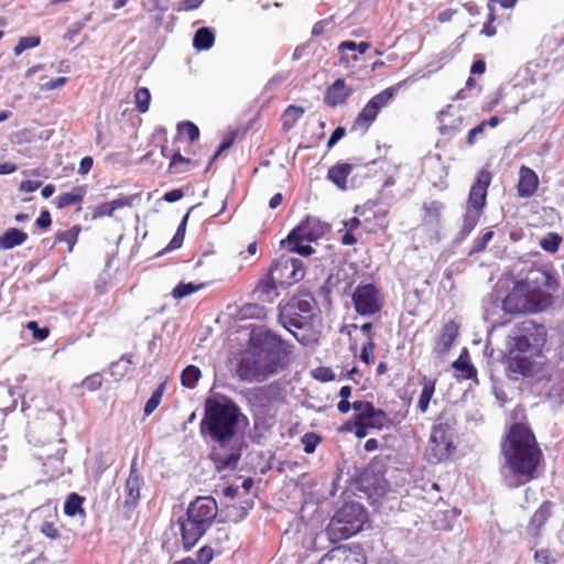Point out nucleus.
Here are the masks:
<instances>
[{
    "label": "nucleus",
    "instance_id": "obj_1",
    "mask_svg": "<svg viewBox=\"0 0 564 564\" xmlns=\"http://www.w3.org/2000/svg\"><path fill=\"white\" fill-rule=\"evenodd\" d=\"M545 341L543 326L531 321L523 322L521 327L509 337L507 356V376L511 380L521 377L541 379L545 365V357L541 347Z\"/></svg>",
    "mask_w": 564,
    "mask_h": 564
},
{
    "label": "nucleus",
    "instance_id": "obj_2",
    "mask_svg": "<svg viewBox=\"0 0 564 564\" xmlns=\"http://www.w3.org/2000/svg\"><path fill=\"white\" fill-rule=\"evenodd\" d=\"M501 447L505 468L517 478V481L508 480L509 487H518L535 478L543 455L534 434L527 425L513 424Z\"/></svg>",
    "mask_w": 564,
    "mask_h": 564
},
{
    "label": "nucleus",
    "instance_id": "obj_3",
    "mask_svg": "<svg viewBox=\"0 0 564 564\" xmlns=\"http://www.w3.org/2000/svg\"><path fill=\"white\" fill-rule=\"evenodd\" d=\"M285 355L281 338L271 330L262 332L242 354L237 372L242 380L261 382L283 368Z\"/></svg>",
    "mask_w": 564,
    "mask_h": 564
},
{
    "label": "nucleus",
    "instance_id": "obj_4",
    "mask_svg": "<svg viewBox=\"0 0 564 564\" xmlns=\"http://www.w3.org/2000/svg\"><path fill=\"white\" fill-rule=\"evenodd\" d=\"M241 415L239 406L231 400L207 399L200 430L203 433H207L218 446L226 447L236 434Z\"/></svg>",
    "mask_w": 564,
    "mask_h": 564
},
{
    "label": "nucleus",
    "instance_id": "obj_5",
    "mask_svg": "<svg viewBox=\"0 0 564 564\" xmlns=\"http://www.w3.org/2000/svg\"><path fill=\"white\" fill-rule=\"evenodd\" d=\"M217 502L213 497H197L189 503L186 519L180 520L183 545L193 547L212 525L217 516Z\"/></svg>",
    "mask_w": 564,
    "mask_h": 564
},
{
    "label": "nucleus",
    "instance_id": "obj_6",
    "mask_svg": "<svg viewBox=\"0 0 564 564\" xmlns=\"http://www.w3.org/2000/svg\"><path fill=\"white\" fill-rule=\"evenodd\" d=\"M367 521V511L359 502L345 503L337 510L326 528L332 542H339L357 534Z\"/></svg>",
    "mask_w": 564,
    "mask_h": 564
},
{
    "label": "nucleus",
    "instance_id": "obj_7",
    "mask_svg": "<svg viewBox=\"0 0 564 564\" xmlns=\"http://www.w3.org/2000/svg\"><path fill=\"white\" fill-rule=\"evenodd\" d=\"M454 427L447 421H440L432 429L426 451L427 459L437 464L447 459L454 452Z\"/></svg>",
    "mask_w": 564,
    "mask_h": 564
},
{
    "label": "nucleus",
    "instance_id": "obj_8",
    "mask_svg": "<svg viewBox=\"0 0 564 564\" xmlns=\"http://www.w3.org/2000/svg\"><path fill=\"white\" fill-rule=\"evenodd\" d=\"M408 83L409 78L373 96L357 116L352 129H362V131L366 132L376 120L379 111L386 107L392 100L395 93Z\"/></svg>",
    "mask_w": 564,
    "mask_h": 564
},
{
    "label": "nucleus",
    "instance_id": "obj_9",
    "mask_svg": "<svg viewBox=\"0 0 564 564\" xmlns=\"http://www.w3.org/2000/svg\"><path fill=\"white\" fill-rule=\"evenodd\" d=\"M315 301L310 294L293 297L282 307L280 318L285 327L303 328L313 316Z\"/></svg>",
    "mask_w": 564,
    "mask_h": 564
},
{
    "label": "nucleus",
    "instance_id": "obj_10",
    "mask_svg": "<svg viewBox=\"0 0 564 564\" xmlns=\"http://www.w3.org/2000/svg\"><path fill=\"white\" fill-rule=\"evenodd\" d=\"M502 308L510 314L532 313L540 310L535 295L527 283L518 282L502 302Z\"/></svg>",
    "mask_w": 564,
    "mask_h": 564
},
{
    "label": "nucleus",
    "instance_id": "obj_11",
    "mask_svg": "<svg viewBox=\"0 0 564 564\" xmlns=\"http://www.w3.org/2000/svg\"><path fill=\"white\" fill-rule=\"evenodd\" d=\"M270 272L281 288H288L304 278L305 271L301 260L281 257L271 267Z\"/></svg>",
    "mask_w": 564,
    "mask_h": 564
},
{
    "label": "nucleus",
    "instance_id": "obj_12",
    "mask_svg": "<svg viewBox=\"0 0 564 564\" xmlns=\"http://www.w3.org/2000/svg\"><path fill=\"white\" fill-rule=\"evenodd\" d=\"M351 299L357 313L362 316L373 315L382 307L380 291L371 283L358 285Z\"/></svg>",
    "mask_w": 564,
    "mask_h": 564
},
{
    "label": "nucleus",
    "instance_id": "obj_13",
    "mask_svg": "<svg viewBox=\"0 0 564 564\" xmlns=\"http://www.w3.org/2000/svg\"><path fill=\"white\" fill-rule=\"evenodd\" d=\"M327 230L328 226L325 223L308 216L288 235V241L302 239L313 242L323 237Z\"/></svg>",
    "mask_w": 564,
    "mask_h": 564
},
{
    "label": "nucleus",
    "instance_id": "obj_14",
    "mask_svg": "<svg viewBox=\"0 0 564 564\" xmlns=\"http://www.w3.org/2000/svg\"><path fill=\"white\" fill-rule=\"evenodd\" d=\"M458 330L459 327L454 321H448L443 325L433 348V352L437 358L443 359L447 355L458 336Z\"/></svg>",
    "mask_w": 564,
    "mask_h": 564
},
{
    "label": "nucleus",
    "instance_id": "obj_15",
    "mask_svg": "<svg viewBox=\"0 0 564 564\" xmlns=\"http://www.w3.org/2000/svg\"><path fill=\"white\" fill-rule=\"evenodd\" d=\"M133 460L130 467V474L124 485V508L132 510L139 502L140 490L143 484V478L135 467Z\"/></svg>",
    "mask_w": 564,
    "mask_h": 564
},
{
    "label": "nucleus",
    "instance_id": "obj_16",
    "mask_svg": "<svg viewBox=\"0 0 564 564\" xmlns=\"http://www.w3.org/2000/svg\"><path fill=\"white\" fill-rule=\"evenodd\" d=\"M489 183L490 173L487 171H481L478 174L476 183L473 184L470 188L467 208H475L478 212H481L486 204L487 188Z\"/></svg>",
    "mask_w": 564,
    "mask_h": 564
},
{
    "label": "nucleus",
    "instance_id": "obj_17",
    "mask_svg": "<svg viewBox=\"0 0 564 564\" xmlns=\"http://www.w3.org/2000/svg\"><path fill=\"white\" fill-rule=\"evenodd\" d=\"M256 395L260 404L270 410L284 402L285 389L281 383L272 382L259 388Z\"/></svg>",
    "mask_w": 564,
    "mask_h": 564
},
{
    "label": "nucleus",
    "instance_id": "obj_18",
    "mask_svg": "<svg viewBox=\"0 0 564 564\" xmlns=\"http://www.w3.org/2000/svg\"><path fill=\"white\" fill-rule=\"evenodd\" d=\"M539 187L538 174L528 166H521L519 170V182L517 185L518 196L521 198L532 197Z\"/></svg>",
    "mask_w": 564,
    "mask_h": 564
},
{
    "label": "nucleus",
    "instance_id": "obj_19",
    "mask_svg": "<svg viewBox=\"0 0 564 564\" xmlns=\"http://www.w3.org/2000/svg\"><path fill=\"white\" fill-rule=\"evenodd\" d=\"M352 93L343 78L336 79L326 90L325 102L330 107L343 105Z\"/></svg>",
    "mask_w": 564,
    "mask_h": 564
},
{
    "label": "nucleus",
    "instance_id": "obj_20",
    "mask_svg": "<svg viewBox=\"0 0 564 564\" xmlns=\"http://www.w3.org/2000/svg\"><path fill=\"white\" fill-rule=\"evenodd\" d=\"M225 447L214 448L210 453V458L213 459L215 467L218 471L223 470H234L238 462L240 459V452L239 449L232 448L230 453H225L223 449Z\"/></svg>",
    "mask_w": 564,
    "mask_h": 564
},
{
    "label": "nucleus",
    "instance_id": "obj_21",
    "mask_svg": "<svg viewBox=\"0 0 564 564\" xmlns=\"http://www.w3.org/2000/svg\"><path fill=\"white\" fill-rule=\"evenodd\" d=\"M352 171L349 163H337L328 170L327 178L332 181L338 188H347V177Z\"/></svg>",
    "mask_w": 564,
    "mask_h": 564
},
{
    "label": "nucleus",
    "instance_id": "obj_22",
    "mask_svg": "<svg viewBox=\"0 0 564 564\" xmlns=\"http://www.w3.org/2000/svg\"><path fill=\"white\" fill-rule=\"evenodd\" d=\"M280 286V284L275 281L272 273L269 271V274L262 279L254 289V293L258 295V299L262 301L271 302L274 296H276L275 290Z\"/></svg>",
    "mask_w": 564,
    "mask_h": 564
},
{
    "label": "nucleus",
    "instance_id": "obj_23",
    "mask_svg": "<svg viewBox=\"0 0 564 564\" xmlns=\"http://www.w3.org/2000/svg\"><path fill=\"white\" fill-rule=\"evenodd\" d=\"M26 240L28 234L17 228H10L2 236H0V249L10 250L14 247L23 245Z\"/></svg>",
    "mask_w": 564,
    "mask_h": 564
},
{
    "label": "nucleus",
    "instance_id": "obj_24",
    "mask_svg": "<svg viewBox=\"0 0 564 564\" xmlns=\"http://www.w3.org/2000/svg\"><path fill=\"white\" fill-rule=\"evenodd\" d=\"M480 213L475 208H466V212L464 214L463 218V226L458 234V239L464 240L477 226Z\"/></svg>",
    "mask_w": 564,
    "mask_h": 564
},
{
    "label": "nucleus",
    "instance_id": "obj_25",
    "mask_svg": "<svg viewBox=\"0 0 564 564\" xmlns=\"http://www.w3.org/2000/svg\"><path fill=\"white\" fill-rule=\"evenodd\" d=\"M422 391L417 401V409L420 412L425 413L429 409L430 401L435 392V380L423 377Z\"/></svg>",
    "mask_w": 564,
    "mask_h": 564
},
{
    "label": "nucleus",
    "instance_id": "obj_26",
    "mask_svg": "<svg viewBox=\"0 0 564 564\" xmlns=\"http://www.w3.org/2000/svg\"><path fill=\"white\" fill-rule=\"evenodd\" d=\"M551 516V502L545 501L542 506L534 512L533 517L529 523V530L531 533L536 534L540 528L545 523V521Z\"/></svg>",
    "mask_w": 564,
    "mask_h": 564
},
{
    "label": "nucleus",
    "instance_id": "obj_27",
    "mask_svg": "<svg viewBox=\"0 0 564 564\" xmlns=\"http://www.w3.org/2000/svg\"><path fill=\"white\" fill-rule=\"evenodd\" d=\"M215 42V35L209 28H200L196 31L193 45L198 51L209 50Z\"/></svg>",
    "mask_w": 564,
    "mask_h": 564
},
{
    "label": "nucleus",
    "instance_id": "obj_28",
    "mask_svg": "<svg viewBox=\"0 0 564 564\" xmlns=\"http://www.w3.org/2000/svg\"><path fill=\"white\" fill-rule=\"evenodd\" d=\"M85 195L84 187H75L70 192L61 194L56 197L57 208H64L80 203Z\"/></svg>",
    "mask_w": 564,
    "mask_h": 564
},
{
    "label": "nucleus",
    "instance_id": "obj_29",
    "mask_svg": "<svg viewBox=\"0 0 564 564\" xmlns=\"http://www.w3.org/2000/svg\"><path fill=\"white\" fill-rule=\"evenodd\" d=\"M281 245L289 249L291 252H296L301 256L307 257L314 252V249L310 246L306 240L296 239L294 241H288V238L281 241Z\"/></svg>",
    "mask_w": 564,
    "mask_h": 564
},
{
    "label": "nucleus",
    "instance_id": "obj_30",
    "mask_svg": "<svg viewBox=\"0 0 564 564\" xmlns=\"http://www.w3.org/2000/svg\"><path fill=\"white\" fill-rule=\"evenodd\" d=\"M202 372L198 367L189 365L181 375L182 384L186 388L193 389L197 381L200 379Z\"/></svg>",
    "mask_w": 564,
    "mask_h": 564
},
{
    "label": "nucleus",
    "instance_id": "obj_31",
    "mask_svg": "<svg viewBox=\"0 0 564 564\" xmlns=\"http://www.w3.org/2000/svg\"><path fill=\"white\" fill-rule=\"evenodd\" d=\"M304 115V109L297 106H289L283 112V127L291 129L295 126L299 119Z\"/></svg>",
    "mask_w": 564,
    "mask_h": 564
},
{
    "label": "nucleus",
    "instance_id": "obj_32",
    "mask_svg": "<svg viewBox=\"0 0 564 564\" xmlns=\"http://www.w3.org/2000/svg\"><path fill=\"white\" fill-rule=\"evenodd\" d=\"M151 94L148 88L140 87L134 94V102L139 112L144 113L149 110Z\"/></svg>",
    "mask_w": 564,
    "mask_h": 564
},
{
    "label": "nucleus",
    "instance_id": "obj_33",
    "mask_svg": "<svg viewBox=\"0 0 564 564\" xmlns=\"http://www.w3.org/2000/svg\"><path fill=\"white\" fill-rule=\"evenodd\" d=\"M84 498H82L77 494H70L65 503H64V512L69 517H74L75 514L83 512L82 503Z\"/></svg>",
    "mask_w": 564,
    "mask_h": 564
},
{
    "label": "nucleus",
    "instance_id": "obj_34",
    "mask_svg": "<svg viewBox=\"0 0 564 564\" xmlns=\"http://www.w3.org/2000/svg\"><path fill=\"white\" fill-rule=\"evenodd\" d=\"M204 284H195V283H180L172 291V296L176 300L184 299L196 291L200 290Z\"/></svg>",
    "mask_w": 564,
    "mask_h": 564
},
{
    "label": "nucleus",
    "instance_id": "obj_35",
    "mask_svg": "<svg viewBox=\"0 0 564 564\" xmlns=\"http://www.w3.org/2000/svg\"><path fill=\"white\" fill-rule=\"evenodd\" d=\"M79 235V228L74 226L73 228L61 231L56 234V242H66L68 245V250L72 251L74 246L77 242Z\"/></svg>",
    "mask_w": 564,
    "mask_h": 564
},
{
    "label": "nucleus",
    "instance_id": "obj_36",
    "mask_svg": "<svg viewBox=\"0 0 564 564\" xmlns=\"http://www.w3.org/2000/svg\"><path fill=\"white\" fill-rule=\"evenodd\" d=\"M562 237L556 232H549L540 240V247L547 252L554 253L558 250Z\"/></svg>",
    "mask_w": 564,
    "mask_h": 564
},
{
    "label": "nucleus",
    "instance_id": "obj_37",
    "mask_svg": "<svg viewBox=\"0 0 564 564\" xmlns=\"http://www.w3.org/2000/svg\"><path fill=\"white\" fill-rule=\"evenodd\" d=\"M164 389H165V384L161 383L154 390V392L152 393V395L150 397V399L145 403V406H144V414L145 415H150L159 406V404H160V402L162 400L163 393H164Z\"/></svg>",
    "mask_w": 564,
    "mask_h": 564
},
{
    "label": "nucleus",
    "instance_id": "obj_38",
    "mask_svg": "<svg viewBox=\"0 0 564 564\" xmlns=\"http://www.w3.org/2000/svg\"><path fill=\"white\" fill-rule=\"evenodd\" d=\"M40 36H24L21 37L18 44L14 46V54L18 56L25 50L33 48L40 45Z\"/></svg>",
    "mask_w": 564,
    "mask_h": 564
},
{
    "label": "nucleus",
    "instance_id": "obj_39",
    "mask_svg": "<svg viewBox=\"0 0 564 564\" xmlns=\"http://www.w3.org/2000/svg\"><path fill=\"white\" fill-rule=\"evenodd\" d=\"M341 555L345 556L343 564H350L348 561V556L346 555V553L344 551H341L340 547L333 549L327 554H325L321 558L319 564H333V562H340Z\"/></svg>",
    "mask_w": 564,
    "mask_h": 564
},
{
    "label": "nucleus",
    "instance_id": "obj_40",
    "mask_svg": "<svg viewBox=\"0 0 564 564\" xmlns=\"http://www.w3.org/2000/svg\"><path fill=\"white\" fill-rule=\"evenodd\" d=\"M487 8L489 11L488 20L482 25L481 34H484L486 36H494L497 33V30L494 26V22L496 20V10H495L494 6H491L490 3L487 4Z\"/></svg>",
    "mask_w": 564,
    "mask_h": 564
},
{
    "label": "nucleus",
    "instance_id": "obj_41",
    "mask_svg": "<svg viewBox=\"0 0 564 564\" xmlns=\"http://www.w3.org/2000/svg\"><path fill=\"white\" fill-rule=\"evenodd\" d=\"M180 133L186 135L191 142H194L199 137V130L196 124L191 121H184L178 124Z\"/></svg>",
    "mask_w": 564,
    "mask_h": 564
},
{
    "label": "nucleus",
    "instance_id": "obj_42",
    "mask_svg": "<svg viewBox=\"0 0 564 564\" xmlns=\"http://www.w3.org/2000/svg\"><path fill=\"white\" fill-rule=\"evenodd\" d=\"M321 437L317 436L315 433H306L302 437V443L304 446V452L306 454L314 453L316 446L319 444Z\"/></svg>",
    "mask_w": 564,
    "mask_h": 564
},
{
    "label": "nucleus",
    "instance_id": "obj_43",
    "mask_svg": "<svg viewBox=\"0 0 564 564\" xmlns=\"http://www.w3.org/2000/svg\"><path fill=\"white\" fill-rule=\"evenodd\" d=\"M387 422V415L381 410H375V413L371 415V419L366 423L369 427L373 429H382V426Z\"/></svg>",
    "mask_w": 564,
    "mask_h": 564
},
{
    "label": "nucleus",
    "instance_id": "obj_44",
    "mask_svg": "<svg viewBox=\"0 0 564 564\" xmlns=\"http://www.w3.org/2000/svg\"><path fill=\"white\" fill-rule=\"evenodd\" d=\"M26 328L32 332L33 337L37 340H44L50 334L46 327L40 328L35 321L29 322Z\"/></svg>",
    "mask_w": 564,
    "mask_h": 564
},
{
    "label": "nucleus",
    "instance_id": "obj_45",
    "mask_svg": "<svg viewBox=\"0 0 564 564\" xmlns=\"http://www.w3.org/2000/svg\"><path fill=\"white\" fill-rule=\"evenodd\" d=\"M214 558V550L210 546H203L197 552L196 564H209Z\"/></svg>",
    "mask_w": 564,
    "mask_h": 564
},
{
    "label": "nucleus",
    "instance_id": "obj_46",
    "mask_svg": "<svg viewBox=\"0 0 564 564\" xmlns=\"http://www.w3.org/2000/svg\"><path fill=\"white\" fill-rule=\"evenodd\" d=\"M102 384V378L99 373H94L91 376H88L83 381V387L88 389L89 391H95L99 389Z\"/></svg>",
    "mask_w": 564,
    "mask_h": 564
},
{
    "label": "nucleus",
    "instance_id": "obj_47",
    "mask_svg": "<svg viewBox=\"0 0 564 564\" xmlns=\"http://www.w3.org/2000/svg\"><path fill=\"white\" fill-rule=\"evenodd\" d=\"M494 231H486L476 242L475 247L471 249L470 253L481 252L487 248L488 242L492 239Z\"/></svg>",
    "mask_w": 564,
    "mask_h": 564
},
{
    "label": "nucleus",
    "instance_id": "obj_48",
    "mask_svg": "<svg viewBox=\"0 0 564 564\" xmlns=\"http://www.w3.org/2000/svg\"><path fill=\"white\" fill-rule=\"evenodd\" d=\"M113 213H115V209H113L111 203L110 202L104 203V204L98 205L95 208L93 217L99 218V217H104V216H112Z\"/></svg>",
    "mask_w": 564,
    "mask_h": 564
},
{
    "label": "nucleus",
    "instance_id": "obj_49",
    "mask_svg": "<svg viewBox=\"0 0 564 564\" xmlns=\"http://www.w3.org/2000/svg\"><path fill=\"white\" fill-rule=\"evenodd\" d=\"M373 349H375V344L372 341V339L368 340L367 343L364 344L362 346V349H361V354H360V359L369 365L370 364V357L373 352Z\"/></svg>",
    "mask_w": 564,
    "mask_h": 564
},
{
    "label": "nucleus",
    "instance_id": "obj_50",
    "mask_svg": "<svg viewBox=\"0 0 564 564\" xmlns=\"http://www.w3.org/2000/svg\"><path fill=\"white\" fill-rule=\"evenodd\" d=\"M485 123H478L475 128L470 129L467 134L468 145H474L478 135L484 134Z\"/></svg>",
    "mask_w": 564,
    "mask_h": 564
},
{
    "label": "nucleus",
    "instance_id": "obj_51",
    "mask_svg": "<svg viewBox=\"0 0 564 564\" xmlns=\"http://www.w3.org/2000/svg\"><path fill=\"white\" fill-rule=\"evenodd\" d=\"M41 532L50 539H57L59 535L58 530L51 522H44L41 525Z\"/></svg>",
    "mask_w": 564,
    "mask_h": 564
},
{
    "label": "nucleus",
    "instance_id": "obj_52",
    "mask_svg": "<svg viewBox=\"0 0 564 564\" xmlns=\"http://www.w3.org/2000/svg\"><path fill=\"white\" fill-rule=\"evenodd\" d=\"M203 0H183L178 3L177 11H192L202 4Z\"/></svg>",
    "mask_w": 564,
    "mask_h": 564
},
{
    "label": "nucleus",
    "instance_id": "obj_53",
    "mask_svg": "<svg viewBox=\"0 0 564 564\" xmlns=\"http://www.w3.org/2000/svg\"><path fill=\"white\" fill-rule=\"evenodd\" d=\"M85 22H75L73 23L67 32L65 33V39L68 41H73L76 35L80 33V31L84 29Z\"/></svg>",
    "mask_w": 564,
    "mask_h": 564
},
{
    "label": "nucleus",
    "instance_id": "obj_54",
    "mask_svg": "<svg viewBox=\"0 0 564 564\" xmlns=\"http://www.w3.org/2000/svg\"><path fill=\"white\" fill-rule=\"evenodd\" d=\"M183 240H184V237L182 236V234L181 232H175V235L171 239V241L167 245V247L163 251H161L159 253V256L164 253L165 251H171V250L178 249L182 246Z\"/></svg>",
    "mask_w": 564,
    "mask_h": 564
},
{
    "label": "nucleus",
    "instance_id": "obj_55",
    "mask_svg": "<svg viewBox=\"0 0 564 564\" xmlns=\"http://www.w3.org/2000/svg\"><path fill=\"white\" fill-rule=\"evenodd\" d=\"M67 82L66 77H57L42 85L43 90H54L65 85Z\"/></svg>",
    "mask_w": 564,
    "mask_h": 564
},
{
    "label": "nucleus",
    "instance_id": "obj_56",
    "mask_svg": "<svg viewBox=\"0 0 564 564\" xmlns=\"http://www.w3.org/2000/svg\"><path fill=\"white\" fill-rule=\"evenodd\" d=\"M133 200H134V196H126V197H120V198L113 199L110 203H111L113 209L117 210V209L126 207V206H132Z\"/></svg>",
    "mask_w": 564,
    "mask_h": 564
},
{
    "label": "nucleus",
    "instance_id": "obj_57",
    "mask_svg": "<svg viewBox=\"0 0 564 564\" xmlns=\"http://www.w3.org/2000/svg\"><path fill=\"white\" fill-rule=\"evenodd\" d=\"M40 186H41L40 181L25 180V181L21 182L20 191L26 192V193H32V192L36 191Z\"/></svg>",
    "mask_w": 564,
    "mask_h": 564
},
{
    "label": "nucleus",
    "instance_id": "obj_58",
    "mask_svg": "<svg viewBox=\"0 0 564 564\" xmlns=\"http://www.w3.org/2000/svg\"><path fill=\"white\" fill-rule=\"evenodd\" d=\"M375 410H376V408L371 403V410L365 409V410H361L360 412L356 413L355 421L367 423L371 419V415L375 413Z\"/></svg>",
    "mask_w": 564,
    "mask_h": 564
},
{
    "label": "nucleus",
    "instance_id": "obj_59",
    "mask_svg": "<svg viewBox=\"0 0 564 564\" xmlns=\"http://www.w3.org/2000/svg\"><path fill=\"white\" fill-rule=\"evenodd\" d=\"M346 133L345 128L337 127L334 132L332 133L330 138L327 141V147L332 148L334 147Z\"/></svg>",
    "mask_w": 564,
    "mask_h": 564
},
{
    "label": "nucleus",
    "instance_id": "obj_60",
    "mask_svg": "<svg viewBox=\"0 0 564 564\" xmlns=\"http://www.w3.org/2000/svg\"><path fill=\"white\" fill-rule=\"evenodd\" d=\"M52 223V219H51V214L48 210H42L39 218L36 219V225L40 227V228H47Z\"/></svg>",
    "mask_w": 564,
    "mask_h": 564
},
{
    "label": "nucleus",
    "instance_id": "obj_61",
    "mask_svg": "<svg viewBox=\"0 0 564 564\" xmlns=\"http://www.w3.org/2000/svg\"><path fill=\"white\" fill-rule=\"evenodd\" d=\"M93 163H94L93 158H90V156L83 158L79 162L78 173L82 175L87 174L91 170Z\"/></svg>",
    "mask_w": 564,
    "mask_h": 564
},
{
    "label": "nucleus",
    "instance_id": "obj_62",
    "mask_svg": "<svg viewBox=\"0 0 564 564\" xmlns=\"http://www.w3.org/2000/svg\"><path fill=\"white\" fill-rule=\"evenodd\" d=\"M128 367L122 366L121 362H113L110 366V371L113 377L121 378L128 372Z\"/></svg>",
    "mask_w": 564,
    "mask_h": 564
},
{
    "label": "nucleus",
    "instance_id": "obj_63",
    "mask_svg": "<svg viewBox=\"0 0 564 564\" xmlns=\"http://www.w3.org/2000/svg\"><path fill=\"white\" fill-rule=\"evenodd\" d=\"M183 191L182 189H172L170 192H166L164 194V200L169 202V203H174V202H177L180 200L182 197H183Z\"/></svg>",
    "mask_w": 564,
    "mask_h": 564
},
{
    "label": "nucleus",
    "instance_id": "obj_64",
    "mask_svg": "<svg viewBox=\"0 0 564 564\" xmlns=\"http://www.w3.org/2000/svg\"><path fill=\"white\" fill-rule=\"evenodd\" d=\"M328 23H329L328 20H321V21L316 22L312 29V35L313 36L322 35Z\"/></svg>",
    "mask_w": 564,
    "mask_h": 564
}]
</instances>
